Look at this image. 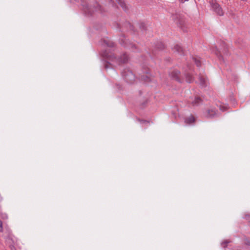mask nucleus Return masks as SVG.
<instances>
[{
  "label": "nucleus",
  "instance_id": "6",
  "mask_svg": "<svg viewBox=\"0 0 250 250\" xmlns=\"http://www.w3.org/2000/svg\"><path fill=\"white\" fill-rule=\"evenodd\" d=\"M217 115V110L215 108H210L204 113V116L207 118H211Z\"/></svg>",
  "mask_w": 250,
  "mask_h": 250
},
{
  "label": "nucleus",
  "instance_id": "20",
  "mask_svg": "<svg viewBox=\"0 0 250 250\" xmlns=\"http://www.w3.org/2000/svg\"><path fill=\"white\" fill-rule=\"evenodd\" d=\"M1 217L3 219H7V216L5 214H1Z\"/></svg>",
  "mask_w": 250,
  "mask_h": 250
},
{
  "label": "nucleus",
  "instance_id": "9",
  "mask_svg": "<svg viewBox=\"0 0 250 250\" xmlns=\"http://www.w3.org/2000/svg\"><path fill=\"white\" fill-rule=\"evenodd\" d=\"M199 83L202 87L207 86V80L203 76L199 77Z\"/></svg>",
  "mask_w": 250,
  "mask_h": 250
},
{
  "label": "nucleus",
  "instance_id": "12",
  "mask_svg": "<svg viewBox=\"0 0 250 250\" xmlns=\"http://www.w3.org/2000/svg\"><path fill=\"white\" fill-rule=\"evenodd\" d=\"M202 102L201 98L199 97H195L194 101L192 102V104L193 105H198L199 104Z\"/></svg>",
  "mask_w": 250,
  "mask_h": 250
},
{
  "label": "nucleus",
  "instance_id": "8",
  "mask_svg": "<svg viewBox=\"0 0 250 250\" xmlns=\"http://www.w3.org/2000/svg\"><path fill=\"white\" fill-rule=\"evenodd\" d=\"M181 16L179 14H175V15H173L172 16V20L175 21L177 23H179V24H181Z\"/></svg>",
  "mask_w": 250,
  "mask_h": 250
},
{
  "label": "nucleus",
  "instance_id": "22",
  "mask_svg": "<svg viewBox=\"0 0 250 250\" xmlns=\"http://www.w3.org/2000/svg\"><path fill=\"white\" fill-rule=\"evenodd\" d=\"M220 109L222 111H225L226 110V108L225 107H220Z\"/></svg>",
  "mask_w": 250,
  "mask_h": 250
},
{
  "label": "nucleus",
  "instance_id": "18",
  "mask_svg": "<svg viewBox=\"0 0 250 250\" xmlns=\"http://www.w3.org/2000/svg\"><path fill=\"white\" fill-rule=\"evenodd\" d=\"M3 231V227H2V223L1 221L0 220V232Z\"/></svg>",
  "mask_w": 250,
  "mask_h": 250
},
{
  "label": "nucleus",
  "instance_id": "16",
  "mask_svg": "<svg viewBox=\"0 0 250 250\" xmlns=\"http://www.w3.org/2000/svg\"><path fill=\"white\" fill-rule=\"evenodd\" d=\"M141 79L145 81H148L150 80V75L146 74L145 76L143 75L141 77Z\"/></svg>",
  "mask_w": 250,
  "mask_h": 250
},
{
  "label": "nucleus",
  "instance_id": "1",
  "mask_svg": "<svg viewBox=\"0 0 250 250\" xmlns=\"http://www.w3.org/2000/svg\"><path fill=\"white\" fill-rule=\"evenodd\" d=\"M83 8L84 12L88 15H92L95 13L102 12V10L99 4L95 2L93 3H87L86 1H82Z\"/></svg>",
  "mask_w": 250,
  "mask_h": 250
},
{
  "label": "nucleus",
  "instance_id": "23",
  "mask_svg": "<svg viewBox=\"0 0 250 250\" xmlns=\"http://www.w3.org/2000/svg\"><path fill=\"white\" fill-rule=\"evenodd\" d=\"M179 1H180L182 3H184L185 2V1H188V0H179Z\"/></svg>",
  "mask_w": 250,
  "mask_h": 250
},
{
  "label": "nucleus",
  "instance_id": "3",
  "mask_svg": "<svg viewBox=\"0 0 250 250\" xmlns=\"http://www.w3.org/2000/svg\"><path fill=\"white\" fill-rule=\"evenodd\" d=\"M122 77L125 81L129 83H133L135 80V76L132 71L128 69H125L122 73Z\"/></svg>",
  "mask_w": 250,
  "mask_h": 250
},
{
  "label": "nucleus",
  "instance_id": "10",
  "mask_svg": "<svg viewBox=\"0 0 250 250\" xmlns=\"http://www.w3.org/2000/svg\"><path fill=\"white\" fill-rule=\"evenodd\" d=\"M185 122L187 124H190L195 122V118L192 115H190L185 119Z\"/></svg>",
  "mask_w": 250,
  "mask_h": 250
},
{
  "label": "nucleus",
  "instance_id": "21",
  "mask_svg": "<svg viewBox=\"0 0 250 250\" xmlns=\"http://www.w3.org/2000/svg\"><path fill=\"white\" fill-rule=\"evenodd\" d=\"M130 45H131V48L132 49V50H133L134 48H136V46L135 45L130 44Z\"/></svg>",
  "mask_w": 250,
  "mask_h": 250
},
{
  "label": "nucleus",
  "instance_id": "14",
  "mask_svg": "<svg viewBox=\"0 0 250 250\" xmlns=\"http://www.w3.org/2000/svg\"><path fill=\"white\" fill-rule=\"evenodd\" d=\"M192 59H193V62L196 63V64L197 66L199 67L201 65V62L200 60L198 58H197L196 57H194V58H193Z\"/></svg>",
  "mask_w": 250,
  "mask_h": 250
},
{
  "label": "nucleus",
  "instance_id": "25",
  "mask_svg": "<svg viewBox=\"0 0 250 250\" xmlns=\"http://www.w3.org/2000/svg\"><path fill=\"white\" fill-rule=\"evenodd\" d=\"M105 68L106 69L107 68V64L105 65Z\"/></svg>",
  "mask_w": 250,
  "mask_h": 250
},
{
  "label": "nucleus",
  "instance_id": "17",
  "mask_svg": "<svg viewBox=\"0 0 250 250\" xmlns=\"http://www.w3.org/2000/svg\"><path fill=\"white\" fill-rule=\"evenodd\" d=\"M229 243V241H228V240H225V241H224L222 243L221 245H222V246L223 247H224V248H225V247H226L227 246V245L228 243Z\"/></svg>",
  "mask_w": 250,
  "mask_h": 250
},
{
  "label": "nucleus",
  "instance_id": "13",
  "mask_svg": "<svg viewBox=\"0 0 250 250\" xmlns=\"http://www.w3.org/2000/svg\"><path fill=\"white\" fill-rule=\"evenodd\" d=\"M117 2L123 8L124 10H126L125 4L124 2V0H117Z\"/></svg>",
  "mask_w": 250,
  "mask_h": 250
},
{
  "label": "nucleus",
  "instance_id": "19",
  "mask_svg": "<svg viewBox=\"0 0 250 250\" xmlns=\"http://www.w3.org/2000/svg\"><path fill=\"white\" fill-rule=\"evenodd\" d=\"M139 122H140L141 123H148L147 121H145V120H140V119H138V120Z\"/></svg>",
  "mask_w": 250,
  "mask_h": 250
},
{
  "label": "nucleus",
  "instance_id": "5",
  "mask_svg": "<svg viewBox=\"0 0 250 250\" xmlns=\"http://www.w3.org/2000/svg\"><path fill=\"white\" fill-rule=\"evenodd\" d=\"M211 8L219 16H223L224 11L220 5L217 2L216 0H210L209 1Z\"/></svg>",
  "mask_w": 250,
  "mask_h": 250
},
{
  "label": "nucleus",
  "instance_id": "15",
  "mask_svg": "<svg viewBox=\"0 0 250 250\" xmlns=\"http://www.w3.org/2000/svg\"><path fill=\"white\" fill-rule=\"evenodd\" d=\"M186 81L188 83H190L193 81L192 76L189 74H187L186 77Z\"/></svg>",
  "mask_w": 250,
  "mask_h": 250
},
{
  "label": "nucleus",
  "instance_id": "7",
  "mask_svg": "<svg viewBox=\"0 0 250 250\" xmlns=\"http://www.w3.org/2000/svg\"><path fill=\"white\" fill-rule=\"evenodd\" d=\"M170 76L172 79L181 82L180 73L179 71L176 70L172 71L170 73Z\"/></svg>",
  "mask_w": 250,
  "mask_h": 250
},
{
  "label": "nucleus",
  "instance_id": "4",
  "mask_svg": "<svg viewBox=\"0 0 250 250\" xmlns=\"http://www.w3.org/2000/svg\"><path fill=\"white\" fill-rule=\"evenodd\" d=\"M215 53L219 59H222L224 60V58L228 56L229 55L228 50L226 44L225 43H223L222 47L217 49Z\"/></svg>",
  "mask_w": 250,
  "mask_h": 250
},
{
  "label": "nucleus",
  "instance_id": "11",
  "mask_svg": "<svg viewBox=\"0 0 250 250\" xmlns=\"http://www.w3.org/2000/svg\"><path fill=\"white\" fill-rule=\"evenodd\" d=\"M173 50L174 52H177L178 53H182L183 51V49L181 46L178 44H176L174 46Z\"/></svg>",
  "mask_w": 250,
  "mask_h": 250
},
{
  "label": "nucleus",
  "instance_id": "2",
  "mask_svg": "<svg viewBox=\"0 0 250 250\" xmlns=\"http://www.w3.org/2000/svg\"><path fill=\"white\" fill-rule=\"evenodd\" d=\"M108 57L109 61L119 65L127 62L129 59L128 57L125 54H123L118 58H117L114 55H109Z\"/></svg>",
  "mask_w": 250,
  "mask_h": 250
},
{
  "label": "nucleus",
  "instance_id": "24",
  "mask_svg": "<svg viewBox=\"0 0 250 250\" xmlns=\"http://www.w3.org/2000/svg\"><path fill=\"white\" fill-rule=\"evenodd\" d=\"M77 0H71V1H72V2L76 1H77Z\"/></svg>",
  "mask_w": 250,
  "mask_h": 250
}]
</instances>
